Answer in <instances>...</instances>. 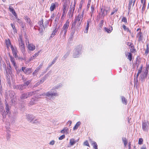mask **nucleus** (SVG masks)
Segmentation results:
<instances>
[{
  "label": "nucleus",
  "instance_id": "obj_1",
  "mask_svg": "<svg viewBox=\"0 0 149 149\" xmlns=\"http://www.w3.org/2000/svg\"><path fill=\"white\" fill-rule=\"evenodd\" d=\"M58 95L55 90L52 89L51 91H48L46 93H44L42 94H40L37 96V97H34L32 98L31 101L29 103V105H32L35 104L36 102L38 101V99L41 97V96L44 97H47L50 100H52Z\"/></svg>",
  "mask_w": 149,
  "mask_h": 149
},
{
  "label": "nucleus",
  "instance_id": "obj_2",
  "mask_svg": "<svg viewBox=\"0 0 149 149\" xmlns=\"http://www.w3.org/2000/svg\"><path fill=\"white\" fill-rule=\"evenodd\" d=\"M8 95H6L5 97V104L6 105V111L4 110H1V115L3 116V120L5 119L6 116V115L8 114L9 111V106L8 104L7 103V102L8 101Z\"/></svg>",
  "mask_w": 149,
  "mask_h": 149
},
{
  "label": "nucleus",
  "instance_id": "obj_3",
  "mask_svg": "<svg viewBox=\"0 0 149 149\" xmlns=\"http://www.w3.org/2000/svg\"><path fill=\"white\" fill-rule=\"evenodd\" d=\"M70 24V22L69 19H68L66 23L64 25L62 28L61 29L60 33L61 36H63V38H65L66 33L68 31V28Z\"/></svg>",
  "mask_w": 149,
  "mask_h": 149
},
{
  "label": "nucleus",
  "instance_id": "obj_4",
  "mask_svg": "<svg viewBox=\"0 0 149 149\" xmlns=\"http://www.w3.org/2000/svg\"><path fill=\"white\" fill-rule=\"evenodd\" d=\"M83 18L79 15L75 17L74 19L77 22V24L76 26L77 29H79L81 28V25L82 22Z\"/></svg>",
  "mask_w": 149,
  "mask_h": 149
},
{
  "label": "nucleus",
  "instance_id": "obj_5",
  "mask_svg": "<svg viewBox=\"0 0 149 149\" xmlns=\"http://www.w3.org/2000/svg\"><path fill=\"white\" fill-rule=\"evenodd\" d=\"M149 127V123L147 121H146L145 120H144L142 122V127L143 131L147 132Z\"/></svg>",
  "mask_w": 149,
  "mask_h": 149
},
{
  "label": "nucleus",
  "instance_id": "obj_6",
  "mask_svg": "<svg viewBox=\"0 0 149 149\" xmlns=\"http://www.w3.org/2000/svg\"><path fill=\"white\" fill-rule=\"evenodd\" d=\"M81 52V49L79 48L75 49L73 51V57L77 58L79 56Z\"/></svg>",
  "mask_w": 149,
  "mask_h": 149
},
{
  "label": "nucleus",
  "instance_id": "obj_7",
  "mask_svg": "<svg viewBox=\"0 0 149 149\" xmlns=\"http://www.w3.org/2000/svg\"><path fill=\"white\" fill-rule=\"evenodd\" d=\"M19 72L23 71L25 73L29 74L32 72L31 69L30 68H27L26 67H22V70H19Z\"/></svg>",
  "mask_w": 149,
  "mask_h": 149
},
{
  "label": "nucleus",
  "instance_id": "obj_8",
  "mask_svg": "<svg viewBox=\"0 0 149 149\" xmlns=\"http://www.w3.org/2000/svg\"><path fill=\"white\" fill-rule=\"evenodd\" d=\"M129 3L128 6V14H129L131 10L132 7H133L135 3V0L133 1V0H129Z\"/></svg>",
  "mask_w": 149,
  "mask_h": 149
},
{
  "label": "nucleus",
  "instance_id": "obj_9",
  "mask_svg": "<svg viewBox=\"0 0 149 149\" xmlns=\"http://www.w3.org/2000/svg\"><path fill=\"white\" fill-rule=\"evenodd\" d=\"M58 6V3L55 2L54 3H52L50 8V10L52 12L54 10L56 6Z\"/></svg>",
  "mask_w": 149,
  "mask_h": 149
},
{
  "label": "nucleus",
  "instance_id": "obj_10",
  "mask_svg": "<svg viewBox=\"0 0 149 149\" xmlns=\"http://www.w3.org/2000/svg\"><path fill=\"white\" fill-rule=\"evenodd\" d=\"M11 49L13 55L16 58L17 57V50L16 48H14L13 46H11Z\"/></svg>",
  "mask_w": 149,
  "mask_h": 149
},
{
  "label": "nucleus",
  "instance_id": "obj_11",
  "mask_svg": "<svg viewBox=\"0 0 149 149\" xmlns=\"http://www.w3.org/2000/svg\"><path fill=\"white\" fill-rule=\"evenodd\" d=\"M107 14V10L105 9L101 8V12L99 13V15L100 16L101 15L102 17V18L103 19L104 16Z\"/></svg>",
  "mask_w": 149,
  "mask_h": 149
},
{
  "label": "nucleus",
  "instance_id": "obj_12",
  "mask_svg": "<svg viewBox=\"0 0 149 149\" xmlns=\"http://www.w3.org/2000/svg\"><path fill=\"white\" fill-rule=\"evenodd\" d=\"M148 73V70H146L143 72V73L141 74V76H140V78H141V81L143 82V79L146 77Z\"/></svg>",
  "mask_w": 149,
  "mask_h": 149
},
{
  "label": "nucleus",
  "instance_id": "obj_13",
  "mask_svg": "<svg viewBox=\"0 0 149 149\" xmlns=\"http://www.w3.org/2000/svg\"><path fill=\"white\" fill-rule=\"evenodd\" d=\"M138 38V40L140 42L142 41L143 40V34L142 33L140 32L138 33L136 36Z\"/></svg>",
  "mask_w": 149,
  "mask_h": 149
},
{
  "label": "nucleus",
  "instance_id": "obj_14",
  "mask_svg": "<svg viewBox=\"0 0 149 149\" xmlns=\"http://www.w3.org/2000/svg\"><path fill=\"white\" fill-rule=\"evenodd\" d=\"M9 95L10 97L11 102L13 104L15 102L16 100V98L15 97V96L14 95L12 92L10 93Z\"/></svg>",
  "mask_w": 149,
  "mask_h": 149
},
{
  "label": "nucleus",
  "instance_id": "obj_15",
  "mask_svg": "<svg viewBox=\"0 0 149 149\" xmlns=\"http://www.w3.org/2000/svg\"><path fill=\"white\" fill-rule=\"evenodd\" d=\"M10 61L12 63L13 66L16 69L17 68V65L15 61V59L12 56H10Z\"/></svg>",
  "mask_w": 149,
  "mask_h": 149
},
{
  "label": "nucleus",
  "instance_id": "obj_16",
  "mask_svg": "<svg viewBox=\"0 0 149 149\" xmlns=\"http://www.w3.org/2000/svg\"><path fill=\"white\" fill-rule=\"evenodd\" d=\"M28 48L29 50L33 51L35 49V47L32 44H29V41L28 40Z\"/></svg>",
  "mask_w": 149,
  "mask_h": 149
},
{
  "label": "nucleus",
  "instance_id": "obj_17",
  "mask_svg": "<svg viewBox=\"0 0 149 149\" xmlns=\"http://www.w3.org/2000/svg\"><path fill=\"white\" fill-rule=\"evenodd\" d=\"M15 87L16 89L20 90H22L26 88L24 84L16 86Z\"/></svg>",
  "mask_w": 149,
  "mask_h": 149
},
{
  "label": "nucleus",
  "instance_id": "obj_18",
  "mask_svg": "<svg viewBox=\"0 0 149 149\" xmlns=\"http://www.w3.org/2000/svg\"><path fill=\"white\" fill-rule=\"evenodd\" d=\"M89 142L94 148L98 149L97 146L95 142L93 141L92 139H89Z\"/></svg>",
  "mask_w": 149,
  "mask_h": 149
},
{
  "label": "nucleus",
  "instance_id": "obj_19",
  "mask_svg": "<svg viewBox=\"0 0 149 149\" xmlns=\"http://www.w3.org/2000/svg\"><path fill=\"white\" fill-rule=\"evenodd\" d=\"M35 117L33 115L28 114L26 115V119H27L30 121H32L34 119Z\"/></svg>",
  "mask_w": 149,
  "mask_h": 149
},
{
  "label": "nucleus",
  "instance_id": "obj_20",
  "mask_svg": "<svg viewBox=\"0 0 149 149\" xmlns=\"http://www.w3.org/2000/svg\"><path fill=\"white\" fill-rule=\"evenodd\" d=\"M11 68L9 65V67L8 68V71H6V72H4L6 73V79H10V77L9 75V73H10V72L11 70Z\"/></svg>",
  "mask_w": 149,
  "mask_h": 149
},
{
  "label": "nucleus",
  "instance_id": "obj_21",
  "mask_svg": "<svg viewBox=\"0 0 149 149\" xmlns=\"http://www.w3.org/2000/svg\"><path fill=\"white\" fill-rule=\"evenodd\" d=\"M41 89V88L39 89L38 90H36L35 91H30L28 92V95H29V97L34 95L36 94L37 92L40 91V90Z\"/></svg>",
  "mask_w": 149,
  "mask_h": 149
},
{
  "label": "nucleus",
  "instance_id": "obj_22",
  "mask_svg": "<svg viewBox=\"0 0 149 149\" xmlns=\"http://www.w3.org/2000/svg\"><path fill=\"white\" fill-rule=\"evenodd\" d=\"M68 3L65 2L63 3V5L62 8L63 11H67L68 8Z\"/></svg>",
  "mask_w": 149,
  "mask_h": 149
},
{
  "label": "nucleus",
  "instance_id": "obj_23",
  "mask_svg": "<svg viewBox=\"0 0 149 149\" xmlns=\"http://www.w3.org/2000/svg\"><path fill=\"white\" fill-rule=\"evenodd\" d=\"M19 47L23 54H24L25 53V46L24 43L19 44Z\"/></svg>",
  "mask_w": 149,
  "mask_h": 149
},
{
  "label": "nucleus",
  "instance_id": "obj_24",
  "mask_svg": "<svg viewBox=\"0 0 149 149\" xmlns=\"http://www.w3.org/2000/svg\"><path fill=\"white\" fill-rule=\"evenodd\" d=\"M74 12H73V11L72 10V9L71 7V6H70V9L69 10L68 12V17L69 18H72L73 16Z\"/></svg>",
  "mask_w": 149,
  "mask_h": 149
},
{
  "label": "nucleus",
  "instance_id": "obj_25",
  "mask_svg": "<svg viewBox=\"0 0 149 149\" xmlns=\"http://www.w3.org/2000/svg\"><path fill=\"white\" fill-rule=\"evenodd\" d=\"M9 9L10 11L12 13L13 15L17 18V14L13 8L11 6H10L9 7Z\"/></svg>",
  "mask_w": 149,
  "mask_h": 149
},
{
  "label": "nucleus",
  "instance_id": "obj_26",
  "mask_svg": "<svg viewBox=\"0 0 149 149\" xmlns=\"http://www.w3.org/2000/svg\"><path fill=\"white\" fill-rule=\"evenodd\" d=\"M29 97L28 92L24 93L22 94L21 97L22 99L24 100Z\"/></svg>",
  "mask_w": 149,
  "mask_h": 149
},
{
  "label": "nucleus",
  "instance_id": "obj_27",
  "mask_svg": "<svg viewBox=\"0 0 149 149\" xmlns=\"http://www.w3.org/2000/svg\"><path fill=\"white\" fill-rule=\"evenodd\" d=\"M104 31L108 33H110L113 30L112 27L109 26V28H107L106 27L104 28Z\"/></svg>",
  "mask_w": 149,
  "mask_h": 149
},
{
  "label": "nucleus",
  "instance_id": "obj_28",
  "mask_svg": "<svg viewBox=\"0 0 149 149\" xmlns=\"http://www.w3.org/2000/svg\"><path fill=\"white\" fill-rule=\"evenodd\" d=\"M125 55L126 56H127V58L130 61H131L132 60V54L131 53L127 52L125 53Z\"/></svg>",
  "mask_w": 149,
  "mask_h": 149
},
{
  "label": "nucleus",
  "instance_id": "obj_29",
  "mask_svg": "<svg viewBox=\"0 0 149 149\" xmlns=\"http://www.w3.org/2000/svg\"><path fill=\"white\" fill-rule=\"evenodd\" d=\"M25 19L26 21V22L29 23L30 26H32L31 22L29 18L28 17H26L25 18Z\"/></svg>",
  "mask_w": 149,
  "mask_h": 149
},
{
  "label": "nucleus",
  "instance_id": "obj_30",
  "mask_svg": "<svg viewBox=\"0 0 149 149\" xmlns=\"http://www.w3.org/2000/svg\"><path fill=\"white\" fill-rule=\"evenodd\" d=\"M40 52V51H39L38 52L35 54L33 56H31L29 59V61H31L33 59L35 58L37 56L39 55V54Z\"/></svg>",
  "mask_w": 149,
  "mask_h": 149
},
{
  "label": "nucleus",
  "instance_id": "obj_31",
  "mask_svg": "<svg viewBox=\"0 0 149 149\" xmlns=\"http://www.w3.org/2000/svg\"><path fill=\"white\" fill-rule=\"evenodd\" d=\"M6 42L7 48H9V47L10 46L11 47V46H13L12 45H11L10 41L9 39L8 40H6Z\"/></svg>",
  "mask_w": 149,
  "mask_h": 149
},
{
  "label": "nucleus",
  "instance_id": "obj_32",
  "mask_svg": "<svg viewBox=\"0 0 149 149\" xmlns=\"http://www.w3.org/2000/svg\"><path fill=\"white\" fill-rule=\"evenodd\" d=\"M71 32L70 33V35L72 37L76 30H77V31H78V30H79L78 29H77V28H73L72 29H71Z\"/></svg>",
  "mask_w": 149,
  "mask_h": 149
},
{
  "label": "nucleus",
  "instance_id": "obj_33",
  "mask_svg": "<svg viewBox=\"0 0 149 149\" xmlns=\"http://www.w3.org/2000/svg\"><path fill=\"white\" fill-rule=\"evenodd\" d=\"M77 22H76V20L74 19V20L73 22H72V24L71 25V29H72L73 28H77L76 26V25L77 24Z\"/></svg>",
  "mask_w": 149,
  "mask_h": 149
},
{
  "label": "nucleus",
  "instance_id": "obj_34",
  "mask_svg": "<svg viewBox=\"0 0 149 149\" xmlns=\"http://www.w3.org/2000/svg\"><path fill=\"white\" fill-rule=\"evenodd\" d=\"M81 124V122L80 121H79L77 122L76 124L74 126L73 128V130H77L78 127L80 126Z\"/></svg>",
  "mask_w": 149,
  "mask_h": 149
},
{
  "label": "nucleus",
  "instance_id": "obj_35",
  "mask_svg": "<svg viewBox=\"0 0 149 149\" xmlns=\"http://www.w3.org/2000/svg\"><path fill=\"white\" fill-rule=\"evenodd\" d=\"M138 85V78H137V77H136V78H134V86L136 88H137Z\"/></svg>",
  "mask_w": 149,
  "mask_h": 149
},
{
  "label": "nucleus",
  "instance_id": "obj_36",
  "mask_svg": "<svg viewBox=\"0 0 149 149\" xmlns=\"http://www.w3.org/2000/svg\"><path fill=\"white\" fill-rule=\"evenodd\" d=\"M45 29V27L43 25H40L39 29L40 32H42Z\"/></svg>",
  "mask_w": 149,
  "mask_h": 149
},
{
  "label": "nucleus",
  "instance_id": "obj_37",
  "mask_svg": "<svg viewBox=\"0 0 149 149\" xmlns=\"http://www.w3.org/2000/svg\"><path fill=\"white\" fill-rule=\"evenodd\" d=\"M122 141L124 145V146L125 147L127 146V140L126 138L123 137Z\"/></svg>",
  "mask_w": 149,
  "mask_h": 149
},
{
  "label": "nucleus",
  "instance_id": "obj_38",
  "mask_svg": "<svg viewBox=\"0 0 149 149\" xmlns=\"http://www.w3.org/2000/svg\"><path fill=\"white\" fill-rule=\"evenodd\" d=\"M76 142V141L74 139H72L70 140V143L71 146H73Z\"/></svg>",
  "mask_w": 149,
  "mask_h": 149
},
{
  "label": "nucleus",
  "instance_id": "obj_39",
  "mask_svg": "<svg viewBox=\"0 0 149 149\" xmlns=\"http://www.w3.org/2000/svg\"><path fill=\"white\" fill-rule=\"evenodd\" d=\"M59 18H60V16H58V15H57V16L55 18V19L54 20V22H55L54 24H56V26H57V23L58 22V21Z\"/></svg>",
  "mask_w": 149,
  "mask_h": 149
},
{
  "label": "nucleus",
  "instance_id": "obj_40",
  "mask_svg": "<svg viewBox=\"0 0 149 149\" xmlns=\"http://www.w3.org/2000/svg\"><path fill=\"white\" fill-rule=\"evenodd\" d=\"M58 28H56L53 32L52 33L51 36V37H53L54 35L56 34V33L58 31Z\"/></svg>",
  "mask_w": 149,
  "mask_h": 149
},
{
  "label": "nucleus",
  "instance_id": "obj_41",
  "mask_svg": "<svg viewBox=\"0 0 149 149\" xmlns=\"http://www.w3.org/2000/svg\"><path fill=\"white\" fill-rule=\"evenodd\" d=\"M121 99L123 103L125 105H126L127 104V100L126 98L122 96L121 97Z\"/></svg>",
  "mask_w": 149,
  "mask_h": 149
},
{
  "label": "nucleus",
  "instance_id": "obj_42",
  "mask_svg": "<svg viewBox=\"0 0 149 149\" xmlns=\"http://www.w3.org/2000/svg\"><path fill=\"white\" fill-rule=\"evenodd\" d=\"M31 80H29L24 82V84L25 85L26 88L28 86V85L31 83Z\"/></svg>",
  "mask_w": 149,
  "mask_h": 149
},
{
  "label": "nucleus",
  "instance_id": "obj_43",
  "mask_svg": "<svg viewBox=\"0 0 149 149\" xmlns=\"http://www.w3.org/2000/svg\"><path fill=\"white\" fill-rule=\"evenodd\" d=\"M142 66L141 67H140V68L138 70V73L136 75V77H137V78H138V76L139 75V74L141 73V72H142Z\"/></svg>",
  "mask_w": 149,
  "mask_h": 149
},
{
  "label": "nucleus",
  "instance_id": "obj_44",
  "mask_svg": "<svg viewBox=\"0 0 149 149\" xmlns=\"http://www.w3.org/2000/svg\"><path fill=\"white\" fill-rule=\"evenodd\" d=\"M18 41L19 42V44L24 43L23 40H22V38L21 36L19 37L18 39Z\"/></svg>",
  "mask_w": 149,
  "mask_h": 149
},
{
  "label": "nucleus",
  "instance_id": "obj_45",
  "mask_svg": "<svg viewBox=\"0 0 149 149\" xmlns=\"http://www.w3.org/2000/svg\"><path fill=\"white\" fill-rule=\"evenodd\" d=\"M68 129L67 127H65L63 129L61 130V133L63 134L65 132H67Z\"/></svg>",
  "mask_w": 149,
  "mask_h": 149
},
{
  "label": "nucleus",
  "instance_id": "obj_46",
  "mask_svg": "<svg viewBox=\"0 0 149 149\" xmlns=\"http://www.w3.org/2000/svg\"><path fill=\"white\" fill-rule=\"evenodd\" d=\"M3 64V68H5V72L6 71H8V68L9 67V66L7 67V68H6V65L5 64V63H4V62H3V63H2Z\"/></svg>",
  "mask_w": 149,
  "mask_h": 149
},
{
  "label": "nucleus",
  "instance_id": "obj_47",
  "mask_svg": "<svg viewBox=\"0 0 149 149\" xmlns=\"http://www.w3.org/2000/svg\"><path fill=\"white\" fill-rule=\"evenodd\" d=\"M70 54V52H68L63 56L62 58L63 60L65 59L66 58L69 56Z\"/></svg>",
  "mask_w": 149,
  "mask_h": 149
},
{
  "label": "nucleus",
  "instance_id": "obj_48",
  "mask_svg": "<svg viewBox=\"0 0 149 149\" xmlns=\"http://www.w3.org/2000/svg\"><path fill=\"white\" fill-rule=\"evenodd\" d=\"M146 6V0H144L143 3V6L142 8V11H144L145 9Z\"/></svg>",
  "mask_w": 149,
  "mask_h": 149
},
{
  "label": "nucleus",
  "instance_id": "obj_49",
  "mask_svg": "<svg viewBox=\"0 0 149 149\" xmlns=\"http://www.w3.org/2000/svg\"><path fill=\"white\" fill-rule=\"evenodd\" d=\"M146 46L147 48L145 52V54H146V55H147L149 53V47H148V44H147L146 45Z\"/></svg>",
  "mask_w": 149,
  "mask_h": 149
},
{
  "label": "nucleus",
  "instance_id": "obj_50",
  "mask_svg": "<svg viewBox=\"0 0 149 149\" xmlns=\"http://www.w3.org/2000/svg\"><path fill=\"white\" fill-rule=\"evenodd\" d=\"M55 16V14L54 13H53L52 15L51 16V18L49 19V20L52 22V19H53L54 17Z\"/></svg>",
  "mask_w": 149,
  "mask_h": 149
},
{
  "label": "nucleus",
  "instance_id": "obj_51",
  "mask_svg": "<svg viewBox=\"0 0 149 149\" xmlns=\"http://www.w3.org/2000/svg\"><path fill=\"white\" fill-rule=\"evenodd\" d=\"M89 26V25H86V26L85 28V29L84 31V33H88V29Z\"/></svg>",
  "mask_w": 149,
  "mask_h": 149
},
{
  "label": "nucleus",
  "instance_id": "obj_52",
  "mask_svg": "<svg viewBox=\"0 0 149 149\" xmlns=\"http://www.w3.org/2000/svg\"><path fill=\"white\" fill-rule=\"evenodd\" d=\"M123 28L125 30H127L128 31L130 32V31L129 30L128 28H127L126 26L124 25L123 24L122 26Z\"/></svg>",
  "mask_w": 149,
  "mask_h": 149
},
{
  "label": "nucleus",
  "instance_id": "obj_53",
  "mask_svg": "<svg viewBox=\"0 0 149 149\" xmlns=\"http://www.w3.org/2000/svg\"><path fill=\"white\" fill-rule=\"evenodd\" d=\"M118 11L117 9H115L113 8V10L112 12L111 13V15H113L116 12Z\"/></svg>",
  "mask_w": 149,
  "mask_h": 149
},
{
  "label": "nucleus",
  "instance_id": "obj_54",
  "mask_svg": "<svg viewBox=\"0 0 149 149\" xmlns=\"http://www.w3.org/2000/svg\"><path fill=\"white\" fill-rule=\"evenodd\" d=\"M48 74H47L46 75H45L42 78V80H43V81H44L45 80L47 77H48Z\"/></svg>",
  "mask_w": 149,
  "mask_h": 149
},
{
  "label": "nucleus",
  "instance_id": "obj_55",
  "mask_svg": "<svg viewBox=\"0 0 149 149\" xmlns=\"http://www.w3.org/2000/svg\"><path fill=\"white\" fill-rule=\"evenodd\" d=\"M104 22V21L103 20H102L100 21V24H99V26L100 28H102V27Z\"/></svg>",
  "mask_w": 149,
  "mask_h": 149
},
{
  "label": "nucleus",
  "instance_id": "obj_56",
  "mask_svg": "<svg viewBox=\"0 0 149 149\" xmlns=\"http://www.w3.org/2000/svg\"><path fill=\"white\" fill-rule=\"evenodd\" d=\"M39 68H37L34 71V72H33V75H34L39 70Z\"/></svg>",
  "mask_w": 149,
  "mask_h": 149
},
{
  "label": "nucleus",
  "instance_id": "obj_57",
  "mask_svg": "<svg viewBox=\"0 0 149 149\" xmlns=\"http://www.w3.org/2000/svg\"><path fill=\"white\" fill-rule=\"evenodd\" d=\"M127 45L129 46H130L131 47H133L134 48V46H133L132 45H133V44L131 43V42H127Z\"/></svg>",
  "mask_w": 149,
  "mask_h": 149
},
{
  "label": "nucleus",
  "instance_id": "obj_58",
  "mask_svg": "<svg viewBox=\"0 0 149 149\" xmlns=\"http://www.w3.org/2000/svg\"><path fill=\"white\" fill-rule=\"evenodd\" d=\"M65 137V136L64 134L62 135L59 137L58 139L59 140H61L64 139Z\"/></svg>",
  "mask_w": 149,
  "mask_h": 149
},
{
  "label": "nucleus",
  "instance_id": "obj_59",
  "mask_svg": "<svg viewBox=\"0 0 149 149\" xmlns=\"http://www.w3.org/2000/svg\"><path fill=\"white\" fill-rule=\"evenodd\" d=\"M122 21L124 22L125 23H127V19L125 17H123L122 19Z\"/></svg>",
  "mask_w": 149,
  "mask_h": 149
},
{
  "label": "nucleus",
  "instance_id": "obj_60",
  "mask_svg": "<svg viewBox=\"0 0 149 149\" xmlns=\"http://www.w3.org/2000/svg\"><path fill=\"white\" fill-rule=\"evenodd\" d=\"M58 57L57 56L56 57L54 58L52 61V63L53 64H54L56 62V60L57 59Z\"/></svg>",
  "mask_w": 149,
  "mask_h": 149
},
{
  "label": "nucleus",
  "instance_id": "obj_61",
  "mask_svg": "<svg viewBox=\"0 0 149 149\" xmlns=\"http://www.w3.org/2000/svg\"><path fill=\"white\" fill-rule=\"evenodd\" d=\"M3 92V88L2 86L1 83H0V93L1 94V93Z\"/></svg>",
  "mask_w": 149,
  "mask_h": 149
},
{
  "label": "nucleus",
  "instance_id": "obj_62",
  "mask_svg": "<svg viewBox=\"0 0 149 149\" xmlns=\"http://www.w3.org/2000/svg\"><path fill=\"white\" fill-rule=\"evenodd\" d=\"M11 137V135L10 134L8 133L6 135V139L7 140H9Z\"/></svg>",
  "mask_w": 149,
  "mask_h": 149
},
{
  "label": "nucleus",
  "instance_id": "obj_63",
  "mask_svg": "<svg viewBox=\"0 0 149 149\" xmlns=\"http://www.w3.org/2000/svg\"><path fill=\"white\" fill-rule=\"evenodd\" d=\"M84 10L82 11L81 14H80L78 15H79L80 17H82V18H83L84 15Z\"/></svg>",
  "mask_w": 149,
  "mask_h": 149
},
{
  "label": "nucleus",
  "instance_id": "obj_64",
  "mask_svg": "<svg viewBox=\"0 0 149 149\" xmlns=\"http://www.w3.org/2000/svg\"><path fill=\"white\" fill-rule=\"evenodd\" d=\"M84 145L88 146H89V143L88 141H87L84 142Z\"/></svg>",
  "mask_w": 149,
  "mask_h": 149
}]
</instances>
